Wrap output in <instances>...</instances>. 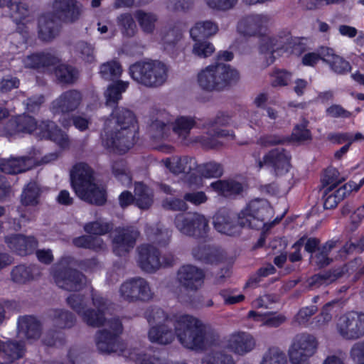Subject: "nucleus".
Masks as SVG:
<instances>
[{
  "label": "nucleus",
  "instance_id": "nucleus-45",
  "mask_svg": "<svg viewBox=\"0 0 364 364\" xmlns=\"http://www.w3.org/2000/svg\"><path fill=\"white\" fill-rule=\"evenodd\" d=\"M196 121L191 117L181 116L171 121V128L173 132L181 139H186L191 130L195 127Z\"/></svg>",
  "mask_w": 364,
  "mask_h": 364
},
{
  "label": "nucleus",
  "instance_id": "nucleus-9",
  "mask_svg": "<svg viewBox=\"0 0 364 364\" xmlns=\"http://www.w3.org/2000/svg\"><path fill=\"white\" fill-rule=\"evenodd\" d=\"M272 215V209L265 199L257 198L250 201L239 213V218L242 225L247 228L259 229L264 221Z\"/></svg>",
  "mask_w": 364,
  "mask_h": 364
},
{
  "label": "nucleus",
  "instance_id": "nucleus-18",
  "mask_svg": "<svg viewBox=\"0 0 364 364\" xmlns=\"http://www.w3.org/2000/svg\"><path fill=\"white\" fill-rule=\"evenodd\" d=\"M43 323L33 315L18 316L16 322V333L18 338L33 343L38 341L43 333Z\"/></svg>",
  "mask_w": 364,
  "mask_h": 364
},
{
  "label": "nucleus",
  "instance_id": "nucleus-33",
  "mask_svg": "<svg viewBox=\"0 0 364 364\" xmlns=\"http://www.w3.org/2000/svg\"><path fill=\"white\" fill-rule=\"evenodd\" d=\"M48 318L53 326L60 330L72 328L77 319L75 316L65 309H52L48 313Z\"/></svg>",
  "mask_w": 364,
  "mask_h": 364
},
{
  "label": "nucleus",
  "instance_id": "nucleus-14",
  "mask_svg": "<svg viewBox=\"0 0 364 364\" xmlns=\"http://www.w3.org/2000/svg\"><path fill=\"white\" fill-rule=\"evenodd\" d=\"M49 6L55 18L65 24L77 21L83 12V6L78 0H52Z\"/></svg>",
  "mask_w": 364,
  "mask_h": 364
},
{
  "label": "nucleus",
  "instance_id": "nucleus-31",
  "mask_svg": "<svg viewBox=\"0 0 364 364\" xmlns=\"http://www.w3.org/2000/svg\"><path fill=\"white\" fill-rule=\"evenodd\" d=\"M60 59L55 55L50 53H35L26 56L23 63L26 68L45 70L51 66L56 65Z\"/></svg>",
  "mask_w": 364,
  "mask_h": 364
},
{
  "label": "nucleus",
  "instance_id": "nucleus-46",
  "mask_svg": "<svg viewBox=\"0 0 364 364\" xmlns=\"http://www.w3.org/2000/svg\"><path fill=\"white\" fill-rule=\"evenodd\" d=\"M128 81L118 80L109 85L105 92L106 105L114 106L122 98V92H125L129 86Z\"/></svg>",
  "mask_w": 364,
  "mask_h": 364
},
{
  "label": "nucleus",
  "instance_id": "nucleus-13",
  "mask_svg": "<svg viewBox=\"0 0 364 364\" xmlns=\"http://www.w3.org/2000/svg\"><path fill=\"white\" fill-rule=\"evenodd\" d=\"M119 292L121 298L129 302L147 301L151 300L154 296L149 282L139 277L128 279L122 283Z\"/></svg>",
  "mask_w": 364,
  "mask_h": 364
},
{
  "label": "nucleus",
  "instance_id": "nucleus-25",
  "mask_svg": "<svg viewBox=\"0 0 364 364\" xmlns=\"http://www.w3.org/2000/svg\"><path fill=\"white\" fill-rule=\"evenodd\" d=\"M63 21L50 11L43 14L38 19V36L43 41H50L60 33Z\"/></svg>",
  "mask_w": 364,
  "mask_h": 364
},
{
  "label": "nucleus",
  "instance_id": "nucleus-43",
  "mask_svg": "<svg viewBox=\"0 0 364 364\" xmlns=\"http://www.w3.org/2000/svg\"><path fill=\"white\" fill-rule=\"evenodd\" d=\"M134 16L144 33L150 34L154 32L158 21V16L155 13L139 9L135 11Z\"/></svg>",
  "mask_w": 364,
  "mask_h": 364
},
{
  "label": "nucleus",
  "instance_id": "nucleus-40",
  "mask_svg": "<svg viewBox=\"0 0 364 364\" xmlns=\"http://www.w3.org/2000/svg\"><path fill=\"white\" fill-rule=\"evenodd\" d=\"M41 269L36 265L20 264L14 267L11 272V280L17 284H26L40 276Z\"/></svg>",
  "mask_w": 364,
  "mask_h": 364
},
{
  "label": "nucleus",
  "instance_id": "nucleus-61",
  "mask_svg": "<svg viewBox=\"0 0 364 364\" xmlns=\"http://www.w3.org/2000/svg\"><path fill=\"white\" fill-rule=\"evenodd\" d=\"M195 43L193 46V53L199 58H208L211 55L215 48L213 45L207 41L194 40Z\"/></svg>",
  "mask_w": 364,
  "mask_h": 364
},
{
  "label": "nucleus",
  "instance_id": "nucleus-4",
  "mask_svg": "<svg viewBox=\"0 0 364 364\" xmlns=\"http://www.w3.org/2000/svg\"><path fill=\"white\" fill-rule=\"evenodd\" d=\"M71 183L76 195L91 204L102 205L106 201L105 191L95 183L93 171L85 163L74 166L71 173Z\"/></svg>",
  "mask_w": 364,
  "mask_h": 364
},
{
  "label": "nucleus",
  "instance_id": "nucleus-22",
  "mask_svg": "<svg viewBox=\"0 0 364 364\" xmlns=\"http://www.w3.org/2000/svg\"><path fill=\"white\" fill-rule=\"evenodd\" d=\"M138 264L142 271L154 273L161 267L159 250L154 245L144 244L137 248Z\"/></svg>",
  "mask_w": 364,
  "mask_h": 364
},
{
  "label": "nucleus",
  "instance_id": "nucleus-6",
  "mask_svg": "<svg viewBox=\"0 0 364 364\" xmlns=\"http://www.w3.org/2000/svg\"><path fill=\"white\" fill-rule=\"evenodd\" d=\"M167 65L159 60L138 61L129 66V74L138 84L146 87L163 85L168 78Z\"/></svg>",
  "mask_w": 364,
  "mask_h": 364
},
{
  "label": "nucleus",
  "instance_id": "nucleus-60",
  "mask_svg": "<svg viewBox=\"0 0 364 364\" xmlns=\"http://www.w3.org/2000/svg\"><path fill=\"white\" fill-rule=\"evenodd\" d=\"M112 173L114 176L123 183H129L131 181L130 173L124 160L114 161L112 166Z\"/></svg>",
  "mask_w": 364,
  "mask_h": 364
},
{
  "label": "nucleus",
  "instance_id": "nucleus-37",
  "mask_svg": "<svg viewBox=\"0 0 364 364\" xmlns=\"http://www.w3.org/2000/svg\"><path fill=\"white\" fill-rule=\"evenodd\" d=\"M32 164L30 157L10 158L1 161L0 170L7 174H17L30 169Z\"/></svg>",
  "mask_w": 364,
  "mask_h": 364
},
{
  "label": "nucleus",
  "instance_id": "nucleus-1",
  "mask_svg": "<svg viewBox=\"0 0 364 364\" xmlns=\"http://www.w3.org/2000/svg\"><path fill=\"white\" fill-rule=\"evenodd\" d=\"M144 316L150 327L171 323L178 341L188 350L203 351L219 340L218 332L210 324L190 314H168L159 307L151 306L146 310Z\"/></svg>",
  "mask_w": 364,
  "mask_h": 364
},
{
  "label": "nucleus",
  "instance_id": "nucleus-16",
  "mask_svg": "<svg viewBox=\"0 0 364 364\" xmlns=\"http://www.w3.org/2000/svg\"><path fill=\"white\" fill-rule=\"evenodd\" d=\"M256 346L255 337L250 333L242 331L232 332L227 336L225 341V348L240 356L251 353Z\"/></svg>",
  "mask_w": 364,
  "mask_h": 364
},
{
  "label": "nucleus",
  "instance_id": "nucleus-64",
  "mask_svg": "<svg viewBox=\"0 0 364 364\" xmlns=\"http://www.w3.org/2000/svg\"><path fill=\"white\" fill-rule=\"evenodd\" d=\"M67 304L80 316L86 309L85 296L82 294H70L66 299Z\"/></svg>",
  "mask_w": 364,
  "mask_h": 364
},
{
  "label": "nucleus",
  "instance_id": "nucleus-7",
  "mask_svg": "<svg viewBox=\"0 0 364 364\" xmlns=\"http://www.w3.org/2000/svg\"><path fill=\"white\" fill-rule=\"evenodd\" d=\"M75 259L70 256L61 258L52 268V275L56 285L68 291H79L86 284V277L73 267Z\"/></svg>",
  "mask_w": 364,
  "mask_h": 364
},
{
  "label": "nucleus",
  "instance_id": "nucleus-38",
  "mask_svg": "<svg viewBox=\"0 0 364 364\" xmlns=\"http://www.w3.org/2000/svg\"><path fill=\"white\" fill-rule=\"evenodd\" d=\"M360 261V258H356L353 261H351L342 267L320 272V285H328L336 282L337 279L349 274Z\"/></svg>",
  "mask_w": 364,
  "mask_h": 364
},
{
  "label": "nucleus",
  "instance_id": "nucleus-27",
  "mask_svg": "<svg viewBox=\"0 0 364 364\" xmlns=\"http://www.w3.org/2000/svg\"><path fill=\"white\" fill-rule=\"evenodd\" d=\"M147 338L151 343L160 346L170 345L176 338L175 327L171 323L151 326L148 331Z\"/></svg>",
  "mask_w": 364,
  "mask_h": 364
},
{
  "label": "nucleus",
  "instance_id": "nucleus-24",
  "mask_svg": "<svg viewBox=\"0 0 364 364\" xmlns=\"http://www.w3.org/2000/svg\"><path fill=\"white\" fill-rule=\"evenodd\" d=\"M36 129L39 130L40 137L50 139L61 149H65L70 147V141L68 136L58 128L55 122L49 120L42 121L39 124H37Z\"/></svg>",
  "mask_w": 364,
  "mask_h": 364
},
{
  "label": "nucleus",
  "instance_id": "nucleus-44",
  "mask_svg": "<svg viewBox=\"0 0 364 364\" xmlns=\"http://www.w3.org/2000/svg\"><path fill=\"white\" fill-rule=\"evenodd\" d=\"M218 31V25L211 21H200L191 29L190 34L193 40L208 38Z\"/></svg>",
  "mask_w": 364,
  "mask_h": 364
},
{
  "label": "nucleus",
  "instance_id": "nucleus-63",
  "mask_svg": "<svg viewBox=\"0 0 364 364\" xmlns=\"http://www.w3.org/2000/svg\"><path fill=\"white\" fill-rule=\"evenodd\" d=\"M11 17L16 22L26 18L29 14L28 7L26 4L21 2H11L8 7Z\"/></svg>",
  "mask_w": 364,
  "mask_h": 364
},
{
  "label": "nucleus",
  "instance_id": "nucleus-57",
  "mask_svg": "<svg viewBox=\"0 0 364 364\" xmlns=\"http://www.w3.org/2000/svg\"><path fill=\"white\" fill-rule=\"evenodd\" d=\"M183 24L181 23L170 25L163 36L164 44L173 46L176 44L182 36Z\"/></svg>",
  "mask_w": 364,
  "mask_h": 364
},
{
  "label": "nucleus",
  "instance_id": "nucleus-35",
  "mask_svg": "<svg viewBox=\"0 0 364 364\" xmlns=\"http://www.w3.org/2000/svg\"><path fill=\"white\" fill-rule=\"evenodd\" d=\"M37 129V122L29 115L22 114L11 118L6 124V129L10 134L16 133H31Z\"/></svg>",
  "mask_w": 364,
  "mask_h": 364
},
{
  "label": "nucleus",
  "instance_id": "nucleus-34",
  "mask_svg": "<svg viewBox=\"0 0 364 364\" xmlns=\"http://www.w3.org/2000/svg\"><path fill=\"white\" fill-rule=\"evenodd\" d=\"M217 138H230L233 139L235 134L233 132L229 130H219L214 128L213 132H210L205 135L196 136L194 141L200 144L205 149H218L222 146L223 144Z\"/></svg>",
  "mask_w": 364,
  "mask_h": 364
},
{
  "label": "nucleus",
  "instance_id": "nucleus-51",
  "mask_svg": "<svg viewBox=\"0 0 364 364\" xmlns=\"http://www.w3.org/2000/svg\"><path fill=\"white\" fill-rule=\"evenodd\" d=\"M75 52L85 63H92L96 60L95 46L88 42L80 41L76 43Z\"/></svg>",
  "mask_w": 364,
  "mask_h": 364
},
{
  "label": "nucleus",
  "instance_id": "nucleus-2",
  "mask_svg": "<svg viewBox=\"0 0 364 364\" xmlns=\"http://www.w3.org/2000/svg\"><path fill=\"white\" fill-rule=\"evenodd\" d=\"M136 123V116L131 109L116 107L106 120L101 134L103 146L119 154L127 151L135 141Z\"/></svg>",
  "mask_w": 364,
  "mask_h": 364
},
{
  "label": "nucleus",
  "instance_id": "nucleus-30",
  "mask_svg": "<svg viewBox=\"0 0 364 364\" xmlns=\"http://www.w3.org/2000/svg\"><path fill=\"white\" fill-rule=\"evenodd\" d=\"M8 247L21 256L29 255L36 248L38 242L33 237L11 235L5 237Z\"/></svg>",
  "mask_w": 364,
  "mask_h": 364
},
{
  "label": "nucleus",
  "instance_id": "nucleus-10",
  "mask_svg": "<svg viewBox=\"0 0 364 364\" xmlns=\"http://www.w3.org/2000/svg\"><path fill=\"white\" fill-rule=\"evenodd\" d=\"M252 156L259 170L264 166H270L277 176L284 174L289 171L290 168L291 156L287 150L282 147L269 150L262 158H261L260 151L255 150L252 152Z\"/></svg>",
  "mask_w": 364,
  "mask_h": 364
},
{
  "label": "nucleus",
  "instance_id": "nucleus-42",
  "mask_svg": "<svg viewBox=\"0 0 364 364\" xmlns=\"http://www.w3.org/2000/svg\"><path fill=\"white\" fill-rule=\"evenodd\" d=\"M146 234L151 242L166 246L171 240L172 231L161 224H155L146 227Z\"/></svg>",
  "mask_w": 364,
  "mask_h": 364
},
{
  "label": "nucleus",
  "instance_id": "nucleus-8",
  "mask_svg": "<svg viewBox=\"0 0 364 364\" xmlns=\"http://www.w3.org/2000/svg\"><path fill=\"white\" fill-rule=\"evenodd\" d=\"M176 228L183 235L205 240L210 232L209 221L198 213H180L174 218Z\"/></svg>",
  "mask_w": 364,
  "mask_h": 364
},
{
  "label": "nucleus",
  "instance_id": "nucleus-11",
  "mask_svg": "<svg viewBox=\"0 0 364 364\" xmlns=\"http://www.w3.org/2000/svg\"><path fill=\"white\" fill-rule=\"evenodd\" d=\"M317 338L306 332L296 334L292 338L287 353L291 364L308 361L316 351Z\"/></svg>",
  "mask_w": 364,
  "mask_h": 364
},
{
  "label": "nucleus",
  "instance_id": "nucleus-49",
  "mask_svg": "<svg viewBox=\"0 0 364 364\" xmlns=\"http://www.w3.org/2000/svg\"><path fill=\"white\" fill-rule=\"evenodd\" d=\"M54 74L60 83L73 84L78 76L77 70L71 65L60 64L54 70Z\"/></svg>",
  "mask_w": 364,
  "mask_h": 364
},
{
  "label": "nucleus",
  "instance_id": "nucleus-47",
  "mask_svg": "<svg viewBox=\"0 0 364 364\" xmlns=\"http://www.w3.org/2000/svg\"><path fill=\"white\" fill-rule=\"evenodd\" d=\"M41 338V343L48 347H61L66 343L65 333L53 326L42 333Z\"/></svg>",
  "mask_w": 364,
  "mask_h": 364
},
{
  "label": "nucleus",
  "instance_id": "nucleus-28",
  "mask_svg": "<svg viewBox=\"0 0 364 364\" xmlns=\"http://www.w3.org/2000/svg\"><path fill=\"white\" fill-rule=\"evenodd\" d=\"M289 38L280 36H263L261 37L259 43V53L264 55L267 64L269 65L274 62V53L282 49L287 43Z\"/></svg>",
  "mask_w": 364,
  "mask_h": 364
},
{
  "label": "nucleus",
  "instance_id": "nucleus-21",
  "mask_svg": "<svg viewBox=\"0 0 364 364\" xmlns=\"http://www.w3.org/2000/svg\"><path fill=\"white\" fill-rule=\"evenodd\" d=\"M205 274L203 269L192 264L180 267L177 272L179 284L187 290L197 291L204 282Z\"/></svg>",
  "mask_w": 364,
  "mask_h": 364
},
{
  "label": "nucleus",
  "instance_id": "nucleus-54",
  "mask_svg": "<svg viewBox=\"0 0 364 364\" xmlns=\"http://www.w3.org/2000/svg\"><path fill=\"white\" fill-rule=\"evenodd\" d=\"M260 364H288V360L283 350L272 347L264 353Z\"/></svg>",
  "mask_w": 364,
  "mask_h": 364
},
{
  "label": "nucleus",
  "instance_id": "nucleus-29",
  "mask_svg": "<svg viewBox=\"0 0 364 364\" xmlns=\"http://www.w3.org/2000/svg\"><path fill=\"white\" fill-rule=\"evenodd\" d=\"M320 60L328 65L331 70L339 75H344L351 70L349 62L336 55L333 50L328 47H320Z\"/></svg>",
  "mask_w": 364,
  "mask_h": 364
},
{
  "label": "nucleus",
  "instance_id": "nucleus-55",
  "mask_svg": "<svg viewBox=\"0 0 364 364\" xmlns=\"http://www.w3.org/2000/svg\"><path fill=\"white\" fill-rule=\"evenodd\" d=\"M113 228L114 225L112 223L97 220L85 224L84 230L89 234L102 235L109 232Z\"/></svg>",
  "mask_w": 364,
  "mask_h": 364
},
{
  "label": "nucleus",
  "instance_id": "nucleus-12",
  "mask_svg": "<svg viewBox=\"0 0 364 364\" xmlns=\"http://www.w3.org/2000/svg\"><path fill=\"white\" fill-rule=\"evenodd\" d=\"M338 334L346 341H355L364 336V314L350 311L341 316L336 323Z\"/></svg>",
  "mask_w": 364,
  "mask_h": 364
},
{
  "label": "nucleus",
  "instance_id": "nucleus-48",
  "mask_svg": "<svg viewBox=\"0 0 364 364\" xmlns=\"http://www.w3.org/2000/svg\"><path fill=\"white\" fill-rule=\"evenodd\" d=\"M122 73V66L115 60L102 63L99 67V74L105 80L111 81L119 78Z\"/></svg>",
  "mask_w": 364,
  "mask_h": 364
},
{
  "label": "nucleus",
  "instance_id": "nucleus-15",
  "mask_svg": "<svg viewBox=\"0 0 364 364\" xmlns=\"http://www.w3.org/2000/svg\"><path fill=\"white\" fill-rule=\"evenodd\" d=\"M140 232L134 226L118 227L112 238V250L117 256H124L132 250Z\"/></svg>",
  "mask_w": 364,
  "mask_h": 364
},
{
  "label": "nucleus",
  "instance_id": "nucleus-41",
  "mask_svg": "<svg viewBox=\"0 0 364 364\" xmlns=\"http://www.w3.org/2000/svg\"><path fill=\"white\" fill-rule=\"evenodd\" d=\"M210 187L218 195L224 197H234L241 193L243 191L242 184L233 179L218 180L213 182Z\"/></svg>",
  "mask_w": 364,
  "mask_h": 364
},
{
  "label": "nucleus",
  "instance_id": "nucleus-56",
  "mask_svg": "<svg viewBox=\"0 0 364 364\" xmlns=\"http://www.w3.org/2000/svg\"><path fill=\"white\" fill-rule=\"evenodd\" d=\"M345 180L344 177L340 176V173L336 168L330 166L323 172L322 183L323 186H330L328 189L331 191Z\"/></svg>",
  "mask_w": 364,
  "mask_h": 364
},
{
  "label": "nucleus",
  "instance_id": "nucleus-3",
  "mask_svg": "<svg viewBox=\"0 0 364 364\" xmlns=\"http://www.w3.org/2000/svg\"><path fill=\"white\" fill-rule=\"evenodd\" d=\"M123 326L118 318H114L107 321L106 327L97 331L95 341L97 350L101 354L111 355L116 353L125 358H136L139 354L134 351L133 348H128L119 338L122 333Z\"/></svg>",
  "mask_w": 364,
  "mask_h": 364
},
{
  "label": "nucleus",
  "instance_id": "nucleus-58",
  "mask_svg": "<svg viewBox=\"0 0 364 364\" xmlns=\"http://www.w3.org/2000/svg\"><path fill=\"white\" fill-rule=\"evenodd\" d=\"M318 311L316 305L300 309L294 316L293 323L297 326H306L310 318Z\"/></svg>",
  "mask_w": 364,
  "mask_h": 364
},
{
  "label": "nucleus",
  "instance_id": "nucleus-53",
  "mask_svg": "<svg viewBox=\"0 0 364 364\" xmlns=\"http://www.w3.org/2000/svg\"><path fill=\"white\" fill-rule=\"evenodd\" d=\"M117 24L122 34L127 37H132L135 35L137 28L136 23L129 13L120 14L117 18Z\"/></svg>",
  "mask_w": 364,
  "mask_h": 364
},
{
  "label": "nucleus",
  "instance_id": "nucleus-39",
  "mask_svg": "<svg viewBox=\"0 0 364 364\" xmlns=\"http://www.w3.org/2000/svg\"><path fill=\"white\" fill-rule=\"evenodd\" d=\"M165 165L175 174L181 173H189L197 168L196 159L188 156H173L172 158L166 159Z\"/></svg>",
  "mask_w": 364,
  "mask_h": 364
},
{
  "label": "nucleus",
  "instance_id": "nucleus-62",
  "mask_svg": "<svg viewBox=\"0 0 364 364\" xmlns=\"http://www.w3.org/2000/svg\"><path fill=\"white\" fill-rule=\"evenodd\" d=\"M199 171L206 178H218L223 175V166L215 161H210L199 166Z\"/></svg>",
  "mask_w": 364,
  "mask_h": 364
},
{
  "label": "nucleus",
  "instance_id": "nucleus-23",
  "mask_svg": "<svg viewBox=\"0 0 364 364\" xmlns=\"http://www.w3.org/2000/svg\"><path fill=\"white\" fill-rule=\"evenodd\" d=\"M269 20V18L264 14L249 15L243 17L239 21L237 29L244 36L262 35L267 31Z\"/></svg>",
  "mask_w": 364,
  "mask_h": 364
},
{
  "label": "nucleus",
  "instance_id": "nucleus-26",
  "mask_svg": "<svg viewBox=\"0 0 364 364\" xmlns=\"http://www.w3.org/2000/svg\"><path fill=\"white\" fill-rule=\"evenodd\" d=\"M171 127V116L164 111H160L151 117L148 132L152 139L161 140L168 136Z\"/></svg>",
  "mask_w": 364,
  "mask_h": 364
},
{
  "label": "nucleus",
  "instance_id": "nucleus-32",
  "mask_svg": "<svg viewBox=\"0 0 364 364\" xmlns=\"http://www.w3.org/2000/svg\"><path fill=\"white\" fill-rule=\"evenodd\" d=\"M26 351V344L23 341L14 339L2 341L1 357L4 359V361H0V364H12L15 360L22 358Z\"/></svg>",
  "mask_w": 364,
  "mask_h": 364
},
{
  "label": "nucleus",
  "instance_id": "nucleus-19",
  "mask_svg": "<svg viewBox=\"0 0 364 364\" xmlns=\"http://www.w3.org/2000/svg\"><path fill=\"white\" fill-rule=\"evenodd\" d=\"M92 300L96 309H86L79 316L89 326L100 327L105 323V312L108 309L109 302L93 291Z\"/></svg>",
  "mask_w": 364,
  "mask_h": 364
},
{
  "label": "nucleus",
  "instance_id": "nucleus-59",
  "mask_svg": "<svg viewBox=\"0 0 364 364\" xmlns=\"http://www.w3.org/2000/svg\"><path fill=\"white\" fill-rule=\"evenodd\" d=\"M202 364H235V360L231 355L216 351L207 355Z\"/></svg>",
  "mask_w": 364,
  "mask_h": 364
},
{
  "label": "nucleus",
  "instance_id": "nucleus-52",
  "mask_svg": "<svg viewBox=\"0 0 364 364\" xmlns=\"http://www.w3.org/2000/svg\"><path fill=\"white\" fill-rule=\"evenodd\" d=\"M40 189L36 182H29L24 188L21 196L23 205H36L38 203Z\"/></svg>",
  "mask_w": 364,
  "mask_h": 364
},
{
  "label": "nucleus",
  "instance_id": "nucleus-36",
  "mask_svg": "<svg viewBox=\"0 0 364 364\" xmlns=\"http://www.w3.org/2000/svg\"><path fill=\"white\" fill-rule=\"evenodd\" d=\"M193 257L205 263H215L222 261L225 258L223 250L215 247L209 245H198L193 248Z\"/></svg>",
  "mask_w": 364,
  "mask_h": 364
},
{
  "label": "nucleus",
  "instance_id": "nucleus-20",
  "mask_svg": "<svg viewBox=\"0 0 364 364\" xmlns=\"http://www.w3.org/2000/svg\"><path fill=\"white\" fill-rule=\"evenodd\" d=\"M240 220L239 214L235 215L226 210H220L213 218V225L218 232L233 236L239 235L242 228H247Z\"/></svg>",
  "mask_w": 364,
  "mask_h": 364
},
{
  "label": "nucleus",
  "instance_id": "nucleus-50",
  "mask_svg": "<svg viewBox=\"0 0 364 364\" xmlns=\"http://www.w3.org/2000/svg\"><path fill=\"white\" fill-rule=\"evenodd\" d=\"M249 318H253L257 321H262L263 326L276 328L282 325L286 321V317L282 314H267L261 315L255 311L248 313Z\"/></svg>",
  "mask_w": 364,
  "mask_h": 364
},
{
  "label": "nucleus",
  "instance_id": "nucleus-5",
  "mask_svg": "<svg viewBox=\"0 0 364 364\" xmlns=\"http://www.w3.org/2000/svg\"><path fill=\"white\" fill-rule=\"evenodd\" d=\"M240 80L239 72L230 65L218 63L207 66L198 74V83L206 91H221Z\"/></svg>",
  "mask_w": 364,
  "mask_h": 364
},
{
  "label": "nucleus",
  "instance_id": "nucleus-17",
  "mask_svg": "<svg viewBox=\"0 0 364 364\" xmlns=\"http://www.w3.org/2000/svg\"><path fill=\"white\" fill-rule=\"evenodd\" d=\"M82 94L75 89L63 92L53 100L50 109L54 114H65L77 110L82 102Z\"/></svg>",
  "mask_w": 364,
  "mask_h": 364
}]
</instances>
